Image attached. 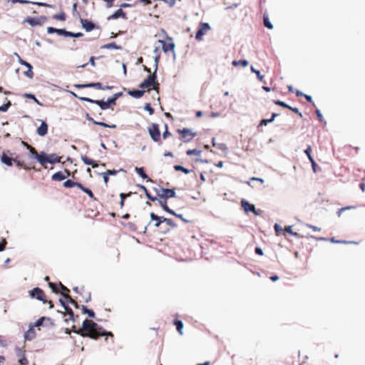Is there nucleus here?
I'll return each instance as SVG.
<instances>
[{
    "instance_id": "18",
    "label": "nucleus",
    "mask_w": 365,
    "mask_h": 365,
    "mask_svg": "<svg viewBox=\"0 0 365 365\" xmlns=\"http://www.w3.org/2000/svg\"><path fill=\"white\" fill-rule=\"evenodd\" d=\"M36 337V331L33 326H30L29 329L25 332L24 338L26 340L31 341Z\"/></svg>"
},
{
    "instance_id": "49",
    "label": "nucleus",
    "mask_w": 365,
    "mask_h": 365,
    "mask_svg": "<svg viewBox=\"0 0 365 365\" xmlns=\"http://www.w3.org/2000/svg\"><path fill=\"white\" fill-rule=\"evenodd\" d=\"M66 302H69L71 303V304H73L76 308H78V304L77 303V302H76L74 299H73L70 295H67L66 296Z\"/></svg>"
},
{
    "instance_id": "57",
    "label": "nucleus",
    "mask_w": 365,
    "mask_h": 365,
    "mask_svg": "<svg viewBox=\"0 0 365 365\" xmlns=\"http://www.w3.org/2000/svg\"><path fill=\"white\" fill-rule=\"evenodd\" d=\"M7 242L5 239H2L1 242H0V252L4 250Z\"/></svg>"
},
{
    "instance_id": "28",
    "label": "nucleus",
    "mask_w": 365,
    "mask_h": 365,
    "mask_svg": "<svg viewBox=\"0 0 365 365\" xmlns=\"http://www.w3.org/2000/svg\"><path fill=\"white\" fill-rule=\"evenodd\" d=\"M60 303L62 304V306L64 307L65 310L66 311L67 314L70 317V319L74 321L73 317L74 314L72 309L66 304V302L63 299H60Z\"/></svg>"
},
{
    "instance_id": "12",
    "label": "nucleus",
    "mask_w": 365,
    "mask_h": 365,
    "mask_svg": "<svg viewBox=\"0 0 365 365\" xmlns=\"http://www.w3.org/2000/svg\"><path fill=\"white\" fill-rule=\"evenodd\" d=\"M242 207L246 212H252L255 214V215H259L261 211L259 210H257L254 205L250 204L247 201L243 200L241 202Z\"/></svg>"
},
{
    "instance_id": "60",
    "label": "nucleus",
    "mask_w": 365,
    "mask_h": 365,
    "mask_svg": "<svg viewBox=\"0 0 365 365\" xmlns=\"http://www.w3.org/2000/svg\"><path fill=\"white\" fill-rule=\"evenodd\" d=\"M289 109L298 114L300 118H302V114L297 108H292L289 106Z\"/></svg>"
},
{
    "instance_id": "2",
    "label": "nucleus",
    "mask_w": 365,
    "mask_h": 365,
    "mask_svg": "<svg viewBox=\"0 0 365 365\" xmlns=\"http://www.w3.org/2000/svg\"><path fill=\"white\" fill-rule=\"evenodd\" d=\"M158 69V58H155V68L153 74L150 75L146 79H145L140 84V88L147 91L153 89L158 91L159 89V83L156 81Z\"/></svg>"
},
{
    "instance_id": "42",
    "label": "nucleus",
    "mask_w": 365,
    "mask_h": 365,
    "mask_svg": "<svg viewBox=\"0 0 365 365\" xmlns=\"http://www.w3.org/2000/svg\"><path fill=\"white\" fill-rule=\"evenodd\" d=\"M150 218H151V220H159V221H160L161 224L165 222V220H166L165 217L158 216L155 214H154L153 212L150 213Z\"/></svg>"
},
{
    "instance_id": "13",
    "label": "nucleus",
    "mask_w": 365,
    "mask_h": 365,
    "mask_svg": "<svg viewBox=\"0 0 365 365\" xmlns=\"http://www.w3.org/2000/svg\"><path fill=\"white\" fill-rule=\"evenodd\" d=\"M16 354L19 359L18 361L21 365H27L29 361L25 355V351L21 348H16Z\"/></svg>"
},
{
    "instance_id": "33",
    "label": "nucleus",
    "mask_w": 365,
    "mask_h": 365,
    "mask_svg": "<svg viewBox=\"0 0 365 365\" xmlns=\"http://www.w3.org/2000/svg\"><path fill=\"white\" fill-rule=\"evenodd\" d=\"M80 190H81L83 192L86 193L91 200L96 201L97 200L96 197H95L93 192L91 191V190L84 187L82 184L81 185Z\"/></svg>"
},
{
    "instance_id": "8",
    "label": "nucleus",
    "mask_w": 365,
    "mask_h": 365,
    "mask_svg": "<svg viewBox=\"0 0 365 365\" xmlns=\"http://www.w3.org/2000/svg\"><path fill=\"white\" fill-rule=\"evenodd\" d=\"M178 133L180 134V138L185 143L191 141L197 135L188 128L178 129Z\"/></svg>"
},
{
    "instance_id": "27",
    "label": "nucleus",
    "mask_w": 365,
    "mask_h": 365,
    "mask_svg": "<svg viewBox=\"0 0 365 365\" xmlns=\"http://www.w3.org/2000/svg\"><path fill=\"white\" fill-rule=\"evenodd\" d=\"M66 178V175H64V173H62V171L57 172L54 173L51 179L54 181H62Z\"/></svg>"
},
{
    "instance_id": "19",
    "label": "nucleus",
    "mask_w": 365,
    "mask_h": 365,
    "mask_svg": "<svg viewBox=\"0 0 365 365\" xmlns=\"http://www.w3.org/2000/svg\"><path fill=\"white\" fill-rule=\"evenodd\" d=\"M81 21L83 28L86 31H91L95 28L94 24L91 21H89L87 19H81Z\"/></svg>"
},
{
    "instance_id": "40",
    "label": "nucleus",
    "mask_w": 365,
    "mask_h": 365,
    "mask_svg": "<svg viewBox=\"0 0 365 365\" xmlns=\"http://www.w3.org/2000/svg\"><path fill=\"white\" fill-rule=\"evenodd\" d=\"M82 311L83 314H87L90 318H94V312L91 309H88L86 306H82Z\"/></svg>"
},
{
    "instance_id": "37",
    "label": "nucleus",
    "mask_w": 365,
    "mask_h": 365,
    "mask_svg": "<svg viewBox=\"0 0 365 365\" xmlns=\"http://www.w3.org/2000/svg\"><path fill=\"white\" fill-rule=\"evenodd\" d=\"M47 32L48 34L56 33L58 35H63V33H64V29H56V28H53V27H48L47 28Z\"/></svg>"
},
{
    "instance_id": "63",
    "label": "nucleus",
    "mask_w": 365,
    "mask_h": 365,
    "mask_svg": "<svg viewBox=\"0 0 365 365\" xmlns=\"http://www.w3.org/2000/svg\"><path fill=\"white\" fill-rule=\"evenodd\" d=\"M316 114H317V118L319 120V121L322 122L323 121V116H322V114L321 113L320 110L317 109L316 110Z\"/></svg>"
},
{
    "instance_id": "51",
    "label": "nucleus",
    "mask_w": 365,
    "mask_h": 365,
    "mask_svg": "<svg viewBox=\"0 0 365 365\" xmlns=\"http://www.w3.org/2000/svg\"><path fill=\"white\" fill-rule=\"evenodd\" d=\"M165 223H166V225H168L171 228H175L177 227V225L175 223V222L170 218H166Z\"/></svg>"
},
{
    "instance_id": "58",
    "label": "nucleus",
    "mask_w": 365,
    "mask_h": 365,
    "mask_svg": "<svg viewBox=\"0 0 365 365\" xmlns=\"http://www.w3.org/2000/svg\"><path fill=\"white\" fill-rule=\"evenodd\" d=\"M101 175L103 178V181H104L105 184L107 185L108 182V180H109V175H107L106 172L102 173Z\"/></svg>"
},
{
    "instance_id": "59",
    "label": "nucleus",
    "mask_w": 365,
    "mask_h": 365,
    "mask_svg": "<svg viewBox=\"0 0 365 365\" xmlns=\"http://www.w3.org/2000/svg\"><path fill=\"white\" fill-rule=\"evenodd\" d=\"M131 194H132L131 192H128L127 194H125V193H120V200H125L126 197H130L131 195Z\"/></svg>"
},
{
    "instance_id": "21",
    "label": "nucleus",
    "mask_w": 365,
    "mask_h": 365,
    "mask_svg": "<svg viewBox=\"0 0 365 365\" xmlns=\"http://www.w3.org/2000/svg\"><path fill=\"white\" fill-rule=\"evenodd\" d=\"M1 161L2 163L8 166H12L14 163V158L9 157L5 153H3L1 157Z\"/></svg>"
},
{
    "instance_id": "41",
    "label": "nucleus",
    "mask_w": 365,
    "mask_h": 365,
    "mask_svg": "<svg viewBox=\"0 0 365 365\" xmlns=\"http://www.w3.org/2000/svg\"><path fill=\"white\" fill-rule=\"evenodd\" d=\"M135 171L142 178H148V176L145 174L143 168H135Z\"/></svg>"
},
{
    "instance_id": "16",
    "label": "nucleus",
    "mask_w": 365,
    "mask_h": 365,
    "mask_svg": "<svg viewBox=\"0 0 365 365\" xmlns=\"http://www.w3.org/2000/svg\"><path fill=\"white\" fill-rule=\"evenodd\" d=\"M29 150L31 156L33 158H34L35 159H36L39 162V163L43 162V152L38 153L36 151V150L35 149V148H34L33 146L29 147Z\"/></svg>"
},
{
    "instance_id": "50",
    "label": "nucleus",
    "mask_w": 365,
    "mask_h": 365,
    "mask_svg": "<svg viewBox=\"0 0 365 365\" xmlns=\"http://www.w3.org/2000/svg\"><path fill=\"white\" fill-rule=\"evenodd\" d=\"M274 104L277 105V106H282L283 108H289V106L288 104H287L286 103H284V101H281L279 100H275L273 101Z\"/></svg>"
},
{
    "instance_id": "9",
    "label": "nucleus",
    "mask_w": 365,
    "mask_h": 365,
    "mask_svg": "<svg viewBox=\"0 0 365 365\" xmlns=\"http://www.w3.org/2000/svg\"><path fill=\"white\" fill-rule=\"evenodd\" d=\"M158 199H165L175 197V192L173 189L160 188L159 191H157Z\"/></svg>"
},
{
    "instance_id": "26",
    "label": "nucleus",
    "mask_w": 365,
    "mask_h": 365,
    "mask_svg": "<svg viewBox=\"0 0 365 365\" xmlns=\"http://www.w3.org/2000/svg\"><path fill=\"white\" fill-rule=\"evenodd\" d=\"M19 3L22 4H36V5L39 6L53 7L52 5L46 4V3L34 2V1H28V0H19Z\"/></svg>"
},
{
    "instance_id": "17",
    "label": "nucleus",
    "mask_w": 365,
    "mask_h": 365,
    "mask_svg": "<svg viewBox=\"0 0 365 365\" xmlns=\"http://www.w3.org/2000/svg\"><path fill=\"white\" fill-rule=\"evenodd\" d=\"M36 133L40 136L46 135L48 133V124L45 121H41V124L37 128Z\"/></svg>"
},
{
    "instance_id": "48",
    "label": "nucleus",
    "mask_w": 365,
    "mask_h": 365,
    "mask_svg": "<svg viewBox=\"0 0 365 365\" xmlns=\"http://www.w3.org/2000/svg\"><path fill=\"white\" fill-rule=\"evenodd\" d=\"M11 103L10 101H8L6 103L4 104L3 106H0V112H6L8 110L9 107L11 106Z\"/></svg>"
},
{
    "instance_id": "43",
    "label": "nucleus",
    "mask_w": 365,
    "mask_h": 365,
    "mask_svg": "<svg viewBox=\"0 0 365 365\" xmlns=\"http://www.w3.org/2000/svg\"><path fill=\"white\" fill-rule=\"evenodd\" d=\"M53 19L63 21L66 20V14L64 12H61L59 14H54L53 16Z\"/></svg>"
},
{
    "instance_id": "11",
    "label": "nucleus",
    "mask_w": 365,
    "mask_h": 365,
    "mask_svg": "<svg viewBox=\"0 0 365 365\" xmlns=\"http://www.w3.org/2000/svg\"><path fill=\"white\" fill-rule=\"evenodd\" d=\"M47 20L46 16H41L38 18L27 17L24 22H26L31 26H42Z\"/></svg>"
},
{
    "instance_id": "45",
    "label": "nucleus",
    "mask_w": 365,
    "mask_h": 365,
    "mask_svg": "<svg viewBox=\"0 0 365 365\" xmlns=\"http://www.w3.org/2000/svg\"><path fill=\"white\" fill-rule=\"evenodd\" d=\"M48 286L49 287L52 289V291L55 293H59V289H58V287H59V284H56L53 282H48Z\"/></svg>"
},
{
    "instance_id": "54",
    "label": "nucleus",
    "mask_w": 365,
    "mask_h": 365,
    "mask_svg": "<svg viewBox=\"0 0 365 365\" xmlns=\"http://www.w3.org/2000/svg\"><path fill=\"white\" fill-rule=\"evenodd\" d=\"M171 135V133L168 131V125H165V131L163 133L162 137L163 139H166L169 136Z\"/></svg>"
},
{
    "instance_id": "29",
    "label": "nucleus",
    "mask_w": 365,
    "mask_h": 365,
    "mask_svg": "<svg viewBox=\"0 0 365 365\" xmlns=\"http://www.w3.org/2000/svg\"><path fill=\"white\" fill-rule=\"evenodd\" d=\"M88 121H91L93 124L103 126L104 128H116V125H114V124L113 125H108V124H107L106 123H103V122L96 121L92 117L88 118Z\"/></svg>"
},
{
    "instance_id": "30",
    "label": "nucleus",
    "mask_w": 365,
    "mask_h": 365,
    "mask_svg": "<svg viewBox=\"0 0 365 365\" xmlns=\"http://www.w3.org/2000/svg\"><path fill=\"white\" fill-rule=\"evenodd\" d=\"M144 93H145V91L143 89V90H133V91H130L128 92V94L135 98H140L143 96Z\"/></svg>"
},
{
    "instance_id": "3",
    "label": "nucleus",
    "mask_w": 365,
    "mask_h": 365,
    "mask_svg": "<svg viewBox=\"0 0 365 365\" xmlns=\"http://www.w3.org/2000/svg\"><path fill=\"white\" fill-rule=\"evenodd\" d=\"M29 296L31 298L36 299L39 301H41L43 304L48 303L49 304V308L52 309L53 307V304L51 301H48L46 298L45 292L40 288L36 287L29 291Z\"/></svg>"
},
{
    "instance_id": "25",
    "label": "nucleus",
    "mask_w": 365,
    "mask_h": 365,
    "mask_svg": "<svg viewBox=\"0 0 365 365\" xmlns=\"http://www.w3.org/2000/svg\"><path fill=\"white\" fill-rule=\"evenodd\" d=\"M14 163L18 167L22 168L24 170H30L31 168H34V167H30L27 164H26L24 161L19 160L18 158H14Z\"/></svg>"
},
{
    "instance_id": "31",
    "label": "nucleus",
    "mask_w": 365,
    "mask_h": 365,
    "mask_svg": "<svg viewBox=\"0 0 365 365\" xmlns=\"http://www.w3.org/2000/svg\"><path fill=\"white\" fill-rule=\"evenodd\" d=\"M81 160L86 165H91L93 168L98 167V164L94 160H93L92 159L89 158L86 155L82 156Z\"/></svg>"
},
{
    "instance_id": "7",
    "label": "nucleus",
    "mask_w": 365,
    "mask_h": 365,
    "mask_svg": "<svg viewBox=\"0 0 365 365\" xmlns=\"http://www.w3.org/2000/svg\"><path fill=\"white\" fill-rule=\"evenodd\" d=\"M158 43L162 45V49L165 53L174 52L175 43L171 37L167 36L165 41L159 40Z\"/></svg>"
},
{
    "instance_id": "44",
    "label": "nucleus",
    "mask_w": 365,
    "mask_h": 365,
    "mask_svg": "<svg viewBox=\"0 0 365 365\" xmlns=\"http://www.w3.org/2000/svg\"><path fill=\"white\" fill-rule=\"evenodd\" d=\"M45 320H48L49 321L50 319L49 318H47V317H43L41 318H40L39 319H38L36 323L34 324V325H32L34 327H39L43 325V323Z\"/></svg>"
},
{
    "instance_id": "1",
    "label": "nucleus",
    "mask_w": 365,
    "mask_h": 365,
    "mask_svg": "<svg viewBox=\"0 0 365 365\" xmlns=\"http://www.w3.org/2000/svg\"><path fill=\"white\" fill-rule=\"evenodd\" d=\"M76 333L83 337H89L93 339H98L100 336H106V340L110 336L113 341V334L110 331H106L103 327L91 320L86 319L83 322L82 328L79 329Z\"/></svg>"
},
{
    "instance_id": "46",
    "label": "nucleus",
    "mask_w": 365,
    "mask_h": 365,
    "mask_svg": "<svg viewBox=\"0 0 365 365\" xmlns=\"http://www.w3.org/2000/svg\"><path fill=\"white\" fill-rule=\"evenodd\" d=\"M174 169L176 171H182V172H183L185 174H188L190 173V170L188 169L184 168L182 165H176L174 166Z\"/></svg>"
},
{
    "instance_id": "55",
    "label": "nucleus",
    "mask_w": 365,
    "mask_h": 365,
    "mask_svg": "<svg viewBox=\"0 0 365 365\" xmlns=\"http://www.w3.org/2000/svg\"><path fill=\"white\" fill-rule=\"evenodd\" d=\"M283 230L293 236H297V233L292 231V226L285 227Z\"/></svg>"
},
{
    "instance_id": "53",
    "label": "nucleus",
    "mask_w": 365,
    "mask_h": 365,
    "mask_svg": "<svg viewBox=\"0 0 365 365\" xmlns=\"http://www.w3.org/2000/svg\"><path fill=\"white\" fill-rule=\"evenodd\" d=\"M251 71H252V72L256 73V76H257L258 79L260 81H263L264 76L261 75L260 72L259 71L255 70L253 66H251Z\"/></svg>"
},
{
    "instance_id": "39",
    "label": "nucleus",
    "mask_w": 365,
    "mask_h": 365,
    "mask_svg": "<svg viewBox=\"0 0 365 365\" xmlns=\"http://www.w3.org/2000/svg\"><path fill=\"white\" fill-rule=\"evenodd\" d=\"M248 61L247 60H240V61H233L232 64L234 66H242V67H246L248 66Z\"/></svg>"
},
{
    "instance_id": "6",
    "label": "nucleus",
    "mask_w": 365,
    "mask_h": 365,
    "mask_svg": "<svg viewBox=\"0 0 365 365\" xmlns=\"http://www.w3.org/2000/svg\"><path fill=\"white\" fill-rule=\"evenodd\" d=\"M148 133L151 139L155 143H160L161 135L159 125L157 123H152L148 128Z\"/></svg>"
},
{
    "instance_id": "24",
    "label": "nucleus",
    "mask_w": 365,
    "mask_h": 365,
    "mask_svg": "<svg viewBox=\"0 0 365 365\" xmlns=\"http://www.w3.org/2000/svg\"><path fill=\"white\" fill-rule=\"evenodd\" d=\"M63 185L64 187H66V188L77 187L78 188L80 189L81 183L78 182H74L71 180H67L66 181H65L63 182Z\"/></svg>"
},
{
    "instance_id": "38",
    "label": "nucleus",
    "mask_w": 365,
    "mask_h": 365,
    "mask_svg": "<svg viewBox=\"0 0 365 365\" xmlns=\"http://www.w3.org/2000/svg\"><path fill=\"white\" fill-rule=\"evenodd\" d=\"M174 324L176 327L177 331L179 332V334H182V328H183V324L182 322L178 319H175L174 322Z\"/></svg>"
},
{
    "instance_id": "14",
    "label": "nucleus",
    "mask_w": 365,
    "mask_h": 365,
    "mask_svg": "<svg viewBox=\"0 0 365 365\" xmlns=\"http://www.w3.org/2000/svg\"><path fill=\"white\" fill-rule=\"evenodd\" d=\"M19 62L21 65L27 67V68H28L27 71L24 72V75L31 79L33 78H34V72L32 71V69H33L32 66L30 63H29L28 62H26V61L21 59L19 56Z\"/></svg>"
},
{
    "instance_id": "61",
    "label": "nucleus",
    "mask_w": 365,
    "mask_h": 365,
    "mask_svg": "<svg viewBox=\"0 0 365 365\" xmlns=\"http://www.w3.org/2000/svg\"><path fill=\"white\" fill-rule=\"evenodd\" d=\"M307 227L312 229L314 232H319L321 230L320 227H318L312 225H307Z\"/></svg>"
},
{
    "instance_id": "32",
    "label": "nucleus",
    "mask_w": 365,
    "mask_h": 365,
    "mask_svg": "<svg viewBox=\"0 0 365 365\" xmlns=\"http://www.w3.org/2000/svg\"><path fill=\"white\" fill-rule=\"evenodd\" d=\"M263 22H264V26L267 27V29H273V25L270 22V21L269 19L268 14L267 12L264 13V14H263Z\"/></svg>"
},
{
    "instance_id": "10",
    "label": "nucleus",
    "mask_w": 365,
    "mask_h": 365,
    "mask_svg": "<svg viewBox=\"0 0 365 365\" xmlns=\"http://www.w3.org/2000/svg\"><path fill=\"white\" fill-rule=\"evenodd\" d=\"M210 29V26L207 23H200L199 25L198 30L195 35V38L197 41L202 40V37L205 35Z\"/></svg>"
},
{
    "instance_id": "64",
    "label": "nucleus",
    "mask_w": 365,
    "mask_h": 365,
    "mask_svg": "<svg viewBox=\"0 0 365 365\" xmlns=\"http://www.w3.org/2000/svg\"><path fill=\"white\" fill-rule=\"evenodd\" d=\"M305 154L308 156L311 155L312 148L310 145H308L307 149L304 150Z\"/></svg>"
},
{
    "instance_id": "56",
    "label": "nucleus",
    "mask_w": 365,
    "mask_h": 365,
    "mask_svg": "<svg viewBox=\"0 0 365 365\" xmlns=\"http://www.w3.org/2000/svg\"><path fill=\"white\" fill-rule=\"evenodd\" d=\"M145 110L148 111L150 115H152L154 113V109L151 107L150 103H146L145 106Z\"/></svg>"
},
{
    "instance_id": "47",
    "label": "nucleus",
    "mask_w": 365,
    "mask_h": 365,
    "mask_svg": "<svg viewBox=\"0 0 365 365\" xmlns=\"http://www.w3.org/2000/svg\"><path fill=\"white\" fill-rule=\"evenodd\" d=\"M186 154L189 156L190 155H199L200 154V150L197 149H192V150H187L186 151Z\"/></svg>"
},
{
    "instance_id": "15",
    "label": "nucleus",
    "mask_w": 365,
    "mask_h": 365,
    "mask_svg": "<svg viewBox=\"0 0 365 365\" xmlns=\"http://www.w3.org/2000/svg\"><path fill=\"white\" fill-rule=\"evenodd\" d=\"M76 87L78 88H96L97 89H101V90H106V89H111V86H106L103 87L102 84L99 82L98 83H91L88 84H81V85H77Z\"/></svg>"
},
{
    "instance_id": "23",
    "label": "nucleus",
    "mask_w": 365,
    "mask_h": 365,
    "mask_svg": "<svg viewBox=\"0 0 365 365\" xmlns=\"http://www.w3.org/2000/svg\"><path fill=\"white\" fill-rule=\"evenodd\" d=\"M157 200H158L159 202V204L160 205V206L163 207V209L170 213V214H175V212L174 210H171L169 208V207L167 205V200L164 199H158Z\"/></svg>"
},
{
    "instance_id": "62",
    "label": "nucleus",
    "mask_w": 365,
    "mask_h": 365,
    "mask_svg": "<svg viewBox=\"0 0 365 365\" xmlns=\"http://www.w3.org/2000/svg\"><path fill=\"white\" fill-rule=\"evenodd\" d=\"M118 170H108L106 173L108 175H115L118 173Z\"/></svg>"
},
{
    "instance_id": "34",
    "label": "nucleus",
    "mask_w": 365,
    "mask_h": 365,
    "mask_svg": "<svg viewBox=\"0 0 365 365\" xmlns=\"http://www.w3.org/2000/svg\"><path fill=\"white\" fill-rule=\"evenodd\" d=\"M101 48L120 50L122 48V47L119 45H117L115 42H112L102 46Z\"/></svg>"
},
{
    "instance_id": "22",
    "label": "nucleus",
    "mask_w": 365,
    "mask_h": 365,
    "mask_svg": "<svg viewBox=\"0 0 365 365\" xmlns=\"http://www.w3.org/2000/svg\"><path fill=\"white\" fill-rule=\"evenodd\" d=\"M123 18L124 19H127L126 14L122 10H117L113 15H111L108 19H116L118 18Z\"/></svg>"
},
{
    "instance_id": "52",
    "label": "nucleus",
    "mask_w": 365,
    "mask_h": 365,
    "mask_svg": "<svg viewBox=\"0 0 365 365\" xmlns=\"http://www.w3.org/2000/svg\"><path fill=\"white\" fill-rule=\"evenodd\" d=\"M25 97L28 98H30L31 100H34V101L37 103L38 105H41V103H40V101L35 97V96L34 94H31V93H26L25 94Z\"/></svg>"
},
{
    "instance_id": "5",
    "label": "nucleus",
    "mask_w": 365,
    "mask_h": 365,
    "mask_svg": "<svg viewBox=\"0 0 365 365\" xmlns=\"http://www.w3.org/2000/svg\"><path fill=\"white\" fill-rule=\"evenodd\" d=\"M43 162L42 163H40V164L45 168H47L46 166V164L48 163H51V164H55V163H61V159H62V157L61 156H58L55 153H51V154H46V153H43Z\"/></svg>"
},
{
    "instance_id": "20",
    "label": "nucleus",
    "mask_w": 365,
    "mask_h": 365,
    "mask_svg": "<svg viewBox=\"0 0 365 365\" xmlns=\"http://www.w3.org/2000/svg\"><path fill=\"white\" fill-rule=\"evenodd\" d=\"M277 116H278V114H277V113H272V117H271L269 119H263V120H262L259 122V125H258V126H257V129L259 130V129H260V128H261L262 126H263V125H267L268 123L273 122V121L274 120V118H275Z\"/></svg>"
},
{
    "instance_id": "36",
    "label": "nucleus",
    "mask_w": 365,
    "mask_h": 365,
    "mask_svg": "<svg viewBox=\"0 0 365 365\" xmlns=\"http://www.w3.org/2000/svg\"><path fill=\"white\" fill-rule=\"evenodd\" d=\"M59 288L61 289V291L59 290V292L66 299V296L69 295L68 293L70 292V290L61 282H59Z\"/></svg>"
},
{
    "instance_id": "35",
    "label": "nucleus",
    "mask_w": 365,
    "mask_h": 365,
    "mask_svg": "<svg viewBox=\"0 0 365 365\" xmlns=\"http://www.w3.org/2000/svg\"><path fill=\"white\" fill-rule=\"evenodd\" d=\"M139 187L145 192L146 197L151 201H155L158 200L157 197L152 196L147 188L144 185H139Z\"/></svg>"
},
{
    "instance_id": "4",
    "label": "nucleus",
    "mask_w": 365,
    "mask_h": 365,
    "mask_svg": "<svg viewBox=\"0 0 365 365\" xmlns=\"http://www.w3.org/2000/svg\"><path fill=\"white\" fill-rule=\"evenodd\" d=\"M117 98H118V96L109 98L107 101H99V100H92L89 98H80V99H81L82 101H86V102L96 103V104L98 105L102 110H106V109H108L111 104L115 103V101H116Z\"/></svg>"
}]
</instances>
